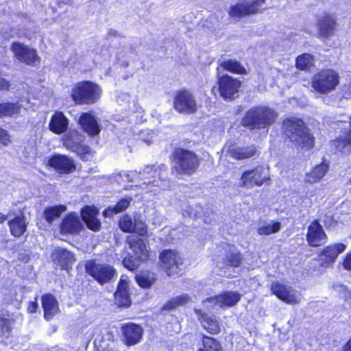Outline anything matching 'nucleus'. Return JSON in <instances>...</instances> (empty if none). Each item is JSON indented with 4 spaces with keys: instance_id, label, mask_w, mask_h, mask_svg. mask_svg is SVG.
<instances>
[{
    "instance_id": "obj_2",
    "label": "nucleus",
    "mask_w": 351,
    "mask_h": 351,
    "mask_svg": "<svg viewBox=\"0 0 351 351\" xmlns=\"http://www.w3.org/2000/svg\"><path fill=\"white\" fill-rule=\"evenodd\" d=\"M277 114L271 108L258 106L250 109L241 121V124L250 130L261 129L273 124Z\"/></svg>"
},
{
    "instance_id": "obj_30",
    "label": "nucleus",
    "mask_w": 351,
    "mask_h": 351,
    "mask_svg": "<svg viewBox=\"0 0 351 351\" xmlns=\"http://www.w3.org/2000/svg\"><path fill=\"white\" fill-rule=\"evenodd\" d=\"M84 140V135L76 130H70L62 137L64 146L69 150L75 149Z\"/></svg>"
},
{
    "instance_id": "obj_42",
    "label": "nucleus",
    "mask_w": 351,
    "mask_h": 351,
    "mask_svg": "<svg viewBox=\"0 0 351 351\" xmlns=\"http://www.w3.org/2000/svg\"><path fill=\"white\" fill-rule=\"evenodd\" d=\"M20 112V106L14 103L0 104V117H13Z\"/></svg>"
},
{
    "instance_id": "obj_46",
    "label": "nucleus",
    "mask_w": 351,
    "mask_h": 351,
    "mask_svg": "<svg viewBox=\"0 0 351 351\" xmlns=\"http://www.w3.org/2000/svg\"><path fill=\"white\" fill-rule=\"evenodd\" d=\"M145 260H140L136 256H129L125 257L123 261V264L125 267L128 268L130 271H134L138 268L141 261Z\"/></svg>"
},
{
    "instance_id": "obj_57",
    "label": "nucleus",
    "mask_w": 351,
    "mask_h": 351,
    "mask_svg": "<svg viewBox=\"0 0 351 351\" xmlns=\"http://www.w3.org/2000/svg\"><path fill=\"white\" fill-rule=\"evenodd\" d=\"M201 216V213L198 210H195L194 213V217H199Z\"/></svg>"
},
{
    "instance_id": "obj_19",
    "label": "nucleus",
    "mask_w": 351,
    "mask_h": 351,
    "mask_svg": "<svg viewBox=\"0 0 351 351\" xmlns=\"http://www.w3.org/2000/svg\"><path fill=\"white\" fill-rule=\"evenodd\" d=\"M195 313L202 327L208 332L213 335L220 332V326L216 316L210 315L204 313L202 310L197 308L195 309Z\"/></svg>"
},
{
    "instance_id": "obj_13",
    "label": "nucleus",
    "mask_w": 351,
    "mask_h": 351,
    "mask_svg": "<svg viewBox=\"0 0 351 351\" xmlns=\"http://www.w3.org/2000/svg\"><path fill=\"white\" fill-rule=\"evenodd\" d=\"M241 299V295L236 291H225L223 293L206 299L203 303L207 307L218 305L221 308L234 306Z\"/></svg>"
},
{
    "instance_id": "obj_6",
    "label": "nucleus",
    "mask_w": 351,
    "mask_h": 351,
    "mask_svg": "<svg viewBox=\"0 0 351 351\" xmlns=\"http://www.w3.org/2000/svg\"><path fill=\"white\" fill-rule=\"evenodd\" d=\"M339 82L337 73L332 69L322 70L316 73L312 80V87L320 93H328L335 88Z\"/></svg>"
},
{
    "instance_id": "obj_17",
    "label": "nucleus",
    "mask_w": 351,
    "mask_h": 351,
    "mask_svg": "<svg viewBox=\"0 0 351 351\" xmlns=\"http://www.w3.org/2000/svg\"><path fill=\"white\" fill-rule=\"evenodd\" d=\"M346 248V245L342 243H337L326 247L319 254L320 261L322 262L321 265L326 267L330 266Z\"/></svg>"
},
{
    "instance_id": "obj_31",
    "label": "nucleus",
    "mask_w": 351,
    "mask_h": 351,
    "mask_svg": "<svg viewBox=\"0 0 351 351\" xmlns=\"http://www.w3.org/2000/svg\"><path fill=\"white\" fill-rule=\"evenodd\" d=\"M27 221L24 215L16 217L12 220L9 221L8 225L12 235L15 237H19L27 230Z\"/></svg>"
},
{
    "instance_id": "obj_58",
    "label": "nucleus",
    "mask_w": 351,
    "mask_h": 351,
    "mask_svg": "<svg viewBox=\"0 0 351 351\" xmlns=\"http://www.w3.org/2000/svg\"><path fill=\"white\" fill-rule=\"evenodd\" d=\"M348 119H349L350 127L351 128V117H348Z\"/></svg>"
},
{
    "instance_id": "obj_3",
    "label": "nucleus",
    "mask_w": 351,
    "mask_h": 351,
    "mask_svg": "<svg viewBox=\"0 0 351 351\" xmlns=\"http://www.w3.org/2000/svg\"><path fill=\"white\" fill-rule=\"evenodd\" d=\"M174 166L172 172L177 175H191L199 167V158L192 151L178 148L173 153Z\"/></svg>"
},
{
    "instance_id": "obj_29",
    "label": "nucleus",
    "mask_w": 351,
    "mask_h": 351,
    "mask_svg": "<svg viewBox=\"0 0 351 351\" xmlns=\"http://www.w3.org/2000/svg\"><path fill=\"white\" fill-rule=\"evenodd\" d=\"M69 120L62 112H56L51 118L49 129L53 133L60 134L68 128Z\"/></svg>"
},
{
    "instance_id": "obj_60",
    "label": "nucleus",
    "mask_w": 351,
    "mask_h": 351,
    "mask_svg": "<svg viewBox=\"0 0 351 351\" xmlns=\"http://www.w3.org/2000/svg\"><path fill=\"white\" fill-rule=\"evenodd\" d=\"M162 168H165L166 169V167L165 165H162L160 169H162Z\"/></svg>"
},
{
    "instance_id": "obj_16",
    "label": "nucleus",
    "mask_w": 351,
    "mask_h": 351,
    "mask_svg": "<svg viewBox=\"0 0 351 351\" xmlns=\"http://www.w3.org/2000/svg\"><path fill=\"white\" fill-rule=\"evenodd\" d=\"M306 241L309 245L318 247L327 241V235L317 220H313L308 228Z\"/></svg>"
},
{
    "instance_id": "obj_47",
    "label": "nucleus",
    "mask_w": 351,
    "mask_h": 351,
    "mask_svg": "<svg viewBox=\"0 0 351 351\" xmlns=\"http://www.w3.org/2000/svg\"><path fill=\"white\" fill-rule=\"evenodd\" d=\"M10 332V321L0 316V337H8Z\"/></svg>"
},
{
    "instance_id": "obj_36",
    "label": "nucleus",
    "mask_w": 351,
    "mask_h": 351,
    "mask_svg": "<svg viewBox=\"0 0 351 351\" xmlns=\"http://www.w3.org/2000/svg\"><path fill=\"white\" fill-rule=\"evenodd\" d=\"M221 69L239 74L245 73V69L238 62L232 60L223 61L219 64V66L217 69L218 75H219Z\"/></svg>"
},
{
    "instance_id": "obj_38",
    "label": "nucleus",
    "mask_w": 351,
    "mask_h": 351,
    "mask_svg": "<svg viewBox=\"0 0 351 351\" xmlns=\"http://www.w3.org/2000/svg\"><path fill=\"white\" fill-rule=\"evenodd\" d=\"M337 149L344 154L351 153V128L348 132H344L343 136L336 141Z\"/></svg>"
},
{
    "instance_id": "obj_33",
    "label": "nucleus",
    "mask_w": 351,
    "mask_h": 351,
    "mask_svg": "<svg viewBox=\"0 0 351 351\" xmlns=\"http://www.w3.org/2000/svg\"><path fill=\"white\" fill-rule=\"evenodd\" d=\"M320 33L324 36L332 35L336 25L335 20L329 14H325L318 21Z\"/></svg>"
},
{
    "instance_id": "obj_20",
    "label": "nucleus",
    "mask_w": 351,
    "mask_h": 351,
    "mask_svg": "<svg viewBox=\"0 0 351 351\" xmlns=\"http://www.w3.org/2000/svg\"><path fill=\"white\" fill-rule=\"evenodd\" d=\"M53 263L62 269H68L75 261L74 255L63 248H56L51 254Z\"/></svg>"
},
{
    "instance_id": "obj_1",
    "label": "nucleus",
    "mask_w": 351,
    "mask_h": 351,
    "mask_svg": "<svg viewBox=\"0 0 351 351\" xmlns=\"http://www.w3.org/2000/svg\"><path fill=\"white\" fill-rule=\"evenodd\" d=\"M283 129L286 136L296 145L306 149L313 145L314 139L301 119H286L283 121Z\"/></svg>"
},
{
    "instance_id": "obj_5",
    "label": "nucleus",
    "mask_w": 351,
    "mask_h": 351,
    "mask_svg": "<svg viewBox=\"0 0 351 351\" xmlns=\"http://www.w3.org/2000/svg\"><path fill=\"white\" fill-rule=\"evenodd\" d=\"M101 93V89L97 84L84 81L73 88L71 97L76 104H92L99 99Z\"/></svg>"
},
{
    "instance_id": "obj_51",
    "label": "nucleus",
    "mask_w": 351,
    "mask_h": 351,
    "mask_svg": "<svg viewBox=\"0 0 351 351\" xmlns=\"http://www.w3.org/2000/svg\"><path fill=\"white\" fill-rule=\"evenodd\" d=\"M38 308V304L36 302H31L29 304L27 311L30 313H34L36 311Z\"/></svg>"
},
{
    "instance_id": "obj_10",
    "label": "nucleus",
    "mask_w": 351,
    "mask_h": 351,
    "mask_svg": "<svg viewBox=\"0 0 351 351\" xmlns=\"http://www.w3.org/2000/svg\"><path fill=\"white\" fill-rule=\"evenodd\" d=\"M162 268L168 276L178 274L183 264V258L176 250H165L160 255Z\"/></svg>"
},
{
    "instance_id": "obj_59",
    "label": "nucleus",
    "mask_w": 351,
    "mask_h": 351,
    "mask_svg": "<svg viewBox=\"0 0 351 351\" xmlns=\"http://www.w3.org/2000/svg\"><path fill=\"white\" fill-rule=\"evenodd\" d=\"M114 33H116V31H113V34H114ZM110 34H112V30L110 32Z\"/></svg>"
},
{
    "instance_id": "obj_56",
    "label": "nucleus",
    "mask_w": 351,
    "mask_h": 351,
    "mask_svg": "<svg viewBox=\"0 0 351 351\" xmlns=\"http://www.w3.org/2000/svg\"><path fill=\"white\" fill-rule=\"evenodd\" d=\"M8 219V216L0 213V223H2Z\"/></svg>"
},
{
    "instance_id": "obj_21",
    "label": "nucleus",
    "mask_w": 351,
    "mask_h": 351,
    "mask_svg": "<svg viewBox=\"0 0 351 351\" xmlns=\"http://www.w3.org/2000/svg\"><path fill=\"white\" fill-rule=\"evenodd\" d=\"M82 223L77 213H71L66 216L60 225L62 234H75L80 232Z\"/></svg>"
},
{
    "instance_id": "obj_45",
    "label": "nucleus",
    "mask_w": 351,
    "mask_h": 351,
    "mask_svg": "<svg viewBox=\"0 0 351 351\" xmlns=\"http://www.w3.org/2000/svg\"><path fill=\"white\" fill-rule=\"evenodd\" d=\"M281 224L280 222H274L272 224H267L258 228V233L260 235H269L280 230Z\"/></svg>"
},
{
    "instance_id": "obj_61",
    "label": "nucleus",
    "mask_w": 351,
    "mask_h": 351,
    "mask_svg": "<svg viewBox=\"0 0 351 351\" xmlns=\"http://www.w3.org/2000/svg\"><path fill=\"white\" fill-rule=\"evenodd\" d=\"M215 90V88L214 87L213 89H212V92L214 93Z\"/></svg>"
},
{
    "instance_id": "obj_23",
    "label": "nucleus",
    "mask_w": 351,
    "mask_h": 351,
    "mask_svg": "<svg viewBox=\"0 0 351 351\" xmlns=\"http://www.w3.org/2000/svg\"><path fill=\"white\" fill-rule=\"evenodd\" d=\"M98 210L94 206H86L82 209L81 215L87 227L95 232L101 228V222L97 219Z\"/></svg>"
},
{
    "instance_id": "obj_54",
    "label": "nucleus",
    "mask_w": 351,
    "mask_h": 351,
    "mask_svg": "<svg viewBox=\"0 0 351 351\" xmlns=\"http://www.w3.org/2000/svg\"><path fill=\"white\" fill-rule=\"evenodd\" d=\"M162 180H154L153 181H151V180H149L147 182H145L144 184H149V185H151L152 184L153 186H159V187H162Z\"/></svg>"
},
{
    "instance_id": "obj_50",
    "label": "nucleus",
    "mask_w": 351,
    "mask_h": 351,
    "mask_svg": "<svg viewBox=\"0 0 351 351\" xmlns=\"http://www.w3.org/2000/svg\"><path fill=\"white\" fill-rule=\"evenodd\" d=\"M343 266L346 269L351 271V253H348L346 256Z\"/></svg>"
},
{
    "instance_id": "obj_39",
    "label": "nucleus",
    "mask_w": 351,
    "mask_h": 351,
    "mask_svg": "<svg viewBox=\"0 0 351 351\" xmlns=\"http://www.w3.org/2000/svg\"><path fill=\"white\" fill-rule=\"evenodd\" d=\"M191 298L186 293L174 297L168 301L163 306L162 310H173L178 306L184 305L191 302Z\"/></svg>"
},
{
    "instance_id": "obj_34",
    "label": "nucleus",
    "mask_w": 351,
    "mask_h": 351,
    "mask_svg": "<svg viewBox=\"0 0 351 351\" xmlns=\"http://www.w3.org/2000/svg\"><path fill=\"white\" fill-rule=\"evenodd\" d=\"M328 166L326 163L317 165L310 172L306 174L305 181L309 183L319 182L326 173Z\"/></svg>"
},
{
    "instance_id": "obj_22",
    "label": "nucleus",
    "mask_w": 351,
    "mask_h": 351,
    "mask_svg": "<svg viewBox=\"0 0 351 351\" xmlns=\"http://www.w3.org/2000/svg\"><path fill=\"white\" fill-rule=\"evenodd\" d=\"M122 332L125 343L128 346H132L140 341L143 330L141 326L131 323L123 326Z\"/></svg>"
},
{
    "instance_id": "obj_32",
    "label": "nucleus",
    "mask_w": 351,
    "mask_h": 351,
    "mask_svg": "<svg viewBox=\"0 0 351 351\" xmlns=\"http://www.w3.org/2000/svg\"><path fill=\"white\" fill-rule=\"evenodd\" d=\"M230 156L237 160L249 158L255 155L256 148L254 145L232 147L229 150Z\"/></svg>"
},
{
    "instance_id": "obj_62",
    "label": "nucleus",
    "mask_w": 351,
    "mask_h": 351,
    "mask_svg": "<svg viewBox=\"0 0 351 351\" xmlns=\"http://www.w3.org/2000/svg\"><path fill=\"white\" fill-rule=\"evenodd\" d=\"M197 209H199L200 207L199 206H196Z\"/></svg>"
},
{
    "instance_id": "obj_15",
    "label": "nucleus",
    "mask_w": 351,
    "mask_h": 351,
    "mask_svg": "<svg viewBox=\"0 0 351 351\" xmlns=\"http://www.w3.org/2000/svg\"><path fill=\"white\" fill-rule=\"evenodd\" d=\"M120 229L124 232H135L141 236L147 234V226L138 217L132 218L126 215L122 217L119 223Z\"/></svg>"
},
{
    "instance_id": "obj_18",
    "label": "nucleus",
    "mask_w": 351,
    "mask_h": 351,
    "mask_svg": "<svg viewBox=\"0 0 351 351\" xmlns=\"http://www.w3.org/2000/svg\"><path fill=\"white\" fill-rule=\"evenodd\" d=\"M129 278L126 275H122L119 280L117 290L114 293V300L119 306L128 307L131 304L129 295Z\"/></svg>"
},
{
    "instance_id": "obj_28",
    "label": "nucleus",
    "mask_w": 351,
    "mask_h": 351,
    "mask_svg": "<svg viewBox=\"0 0 351 351\" xmlns=\"http://www.w3.org/2000/svg\"><path fill=\"white\" fill-rule=\"evenodd\" d=\"M41 301L45 319H51L59 311L57 300L52 294L47 293L42 296Z\"/></svg>"
},
{
    "instance_id": "obj_25",
    "label": "nucleus",
    "mask_w": 351,
    "mask_h": 351,
    "mask_svg": "<svg viewBox=\"0 0 351 351\" xmlns=\"http://www.w3.org/2000/svg\"><path fill=\"white\" fill-rule=\"evenodd\" d=\"M79 123L83 130L89 136H93L97 135L100 132V128L97 120L90 113H82L79 119Z\"/></svg>"
},
{
    "instance_id": "obj_9",
    "label": "nucleus",
    "mask_w": 351,
    "mask_h": 351,
    "mask_svg": "<svg viewBox=\"0 0 351 351\" xmlns=\"http://www.w3.org/2000/svg\"><path fill=\"white\" fill-rule=\"evenodd\" d=\"M173 107L182 114H193L198 109L195 97L189 90H182L176 93L173 99Z\"/></svg>"
},
{
    "instance_id": "obj_40",
    "label": "nucleus",
    "mask_w": 351,
    "mask_h": 351,
    "mask_svg": "<svg viewBox=\"0 0 351 351\" xmlns=\"http://www.w3.org/2000/svg\"><path fill=\"white\" fill-rule=\"evenodd\" d=\"M242 261L241 254L234 249L230 248L226 254L224 264L227 266L237 267H239Z\"/></svg>"
},
{
    "instance_id": "obj_55",
    "label": "nucleus",
    "mask_w": 351,
    "mask_h": 351,
    "mask_svg": "<svg viewBox=\"0 0 351 351\" xmlns=\"http://www.w3.org/2000/svg\"><path fill=\"white\" fill-rule=\"evenodd\" d=\"M342 351H351V339L343 347Z\"/></svg>"
},
{
    "instance_id": "obj_35",
    "label": "nucleus",
    "mask_w": 351,
    "mask_h": 351,
    "mask_svg": "<svg viewBox=\"0 0 351 351\" xmlns=\"http://www.w3.org/2000/svg\"><path fill=\"white\" fill-rule=\"evenodd\" d=\"M132 198L127 197L120 199L114 206H109L104 211L105 217H112L114 214L123 212L130 204Z\"/></svg>"
},
{
    "instance_id": "obj_49",
    "label": "nucleus",
    "mask_w": 351,
    "mask_h": 351,
    "mask_svg": "<svg viewBox=\"0 0 351 351\" xmlns=\"http://www.w3.org/2000/svg\"><path fill=\"white\" fill-rule=\"evenodd\" d=\"M10 142L8 132L0 128V143L8 145Z\"/></svg>"
},
{
    "instance_id": "obj_8",
    "label": "nucleus",
    "mask_w": 351,
    "mask_h": 351,
    "mask_svg": "<svg viewBox=\"0 0 351 351\" xmlns=\"http://www.w3.org/2000/svg\"><path fill=\"white\" fill-rule=\"evenodd\" d=\"M268 170L263 167H257L255 169L245 170L239 179V186L247 189L254 186H261L269 180Z\"/></svg>"
},
{
    "instance_id": "obj_24",
    "label": "nucleus",
    "mask_w": 351,
    "mask_h": 351,
    "mask_svg": "<svg viewBox=\"0 0 351 351\" xmlns=\"http://www.w3.org/2000/svg\"><path fill=\"white\" fill-rule=\"evenodd\" d=\"M49 165L60 173H69L75 168L73 160L63 155L53 156L49 160Z\"/></svg>"
},
{
    "instance_id": "obj_7",
    "label": "nucleus",
    "mask_w": 351,
    "mask_h": 351,
    "mask_svg": "<svg viewBox=\"0 0 351 351\" xmlns=\"http://www.w3.org/2000/svg\"><path fill=\"white\" fill-rule=\"evenodd\" d=\"M265 0H239L230 7L228 14L231 18L239 19L258 13Z\"/></svg>"
},
{
    "instance_id": "obj_11",
    "label": "nucleus",
    "mask_w": 351,
    "mask_h": 351,
    "mask_svg": "<svg viewBox=\"0 0 351 351\" xmlns=\"http://www.w3.org/2000/svg\"><path fill=\"white\" fill-rule=\"evenodd\" d=\"M219 86L217 90L220 95L225 99H233L239 92L241 82L237 79L233 78L228 75L219 76L217 80Z\"/></svg>"
},
{
    "instance_id": "obj_48",
    "label": "nucleus",
    "mask_w": 351,
    "mask_h": 351,
    "mask_svg": "<svg viewBox=\"0 0 351 351\" xmlns=\"http://www.w3.org/2000/svg\"><path fill=\"white\" fill-rule=\"evenodd\" d=\"M71 151L76 152L82 158H84L86 157V154L89 153L90 148L88 146L84 145L83 143H80V145L76 146V147Z\"/></svg>"
},
{
    "instance_id": "obj_41",
    "label": "nucleus",
    "mask_w": 351,
    "mask_h": 351,
    "mask_svg": "<svg viewBox=\"0 0 351 351\" xmlns=\"http://www.w3.org/2000/svg\"><path fill=\"white\" fill-rule=\"evenodd\" d=\"M198 350L222 351V346L216 339L203 335L202 346Z\"/></svg>"
},
{
    "instance_id": "obj_53",
    "label": "nucleus",
    "mask_w": 351,
    "mask_h": 351,
    "mask_svg": "<svg viewBox=\"0 0 351 351\" xmlns=\"http://www.w3.org/2000/svg\"><path fill=\"white\" fill-rule=\"evenodd\" d=\"M9 87V82L3 78H0V90H8Z\"/></svg>"
},
{
    "instance_id": "obj_52",
    "label": "nucleus",
    "mask_w": 351,
    "mask_h": 351,
    "mask_svg": "<svg viewBox=\"0 0 351 351\" xmlns=\"http://www.w3.org/2000/svg\"><path fill=\"white\" fill-rule=\"evenodd\" d=\"M130 99H131V97L128 94L123 93L119 96L118 101L120 102L121 101H125V103L128 104L130 101Z\"/></svg>"
},
{
    "instance_id": "obj_37",
    "label": "nucleus",
    "mask_w": 351,
    "mask_h": 351,
    "mask_svg": "<svg viewBox=\"0 0 351 351\" xmlns=\"http://www.w3.org/2000/svg\"><path fill=\"white\" fill-rule=\"evenodd\" d=\"M66 210V206L64 205L49 206L44 211V217L48 223H51L54 219L59 218Z\"/></svg>"
},
{
    "instance_id": "obj_4",
    "label": "nucleus",
    "mask_w": 351,
    "mask_h": 351,
    "mask_svg": "<svg viewBox=\"0 0 351 351\" xmlns=\"http://www.w3.org/2000/svg\"><path fill=\"white\" fill-rule=\"evenodd\" d=\"M85 270L87 274L101 285L110 283L117 274L112 265L98 259L87 261L85 263Z\"/></svg>"
},
{
    "instance_id": "obj_43",
    "label": "nucleus",
    "mask_w": 351,
    "mask_h": 351,
    "mask_svg": "<svg viewBox=\"0 0 351 351\" xmlns=\"http://www.w3.org/2000/svg\"><path fill=\"white\" fill-rule=\"evenodd\" d=\"M138 285L142 288H149L154 282L156 278L153 274L142 272L136 276Z\"/></svg>"
},
{
    "instance_id": "obj_27",
    "label": "nucleus",
    "mask_w": 351,
    "mask_h": 351,
    "mask_svg": "<svg viewBox=\"0 0 351 351\" xmlns=\"http://www.w3.org/2000/svg\"><path fill=\"white\" fill-rule=\"evenodd\" d=\"M150 173H152V177L156 178V175L158 177L160 176L158 173L156 169H154V166H146L143 170L139 172L136 171H122L120 173V176L123 178V180H126L128 182H134L136 178H140L142 180L149 179Z\"/></svg>"
},
{
    "instance_id": "obj_26",
    "label": "nucleus",
    "mask_w": 351,
    "mask_h": 351,
    "mask_svg": "<svg viewBox=\"0 0 351 351\" xmlns=\"http://www.w3.org/2000/svg\"><path fill=\"white\" fill-rule=\"evenodd\" d=\"M127 243L130 248L134 252V256L140 260H146L148 256V251L143 239L131 235L127 237Z\"/></svg>"
},
{
    "instance_id": "obj_12",
    "label": "nucleus",
    "mask_w": 351,
    "mask_h": 351,
    "mask_svg": "<svg viewBox=\"0 0 351 351\" xmlns=\"http://www.w3.org/2000/svg\"><path fill=\"white\" fill-rule=\"evenodd\" d=\"M271 290L273 294L287 304H294L300 302V295L291 286L274 282L271 285Z\"/></svg>"
},
{
    "instance_id": "obj_14",
    "label": "nucleus",
    "mask_w": 351,
    "mask_h": 351,
    "mask_svg": "<svg viewBox=\"0 0 351 351\" xmlns=\"http://www.w3.org/2000/svg\"><path fill=\"white\" fill-rule=\"evenodd\" d=\"M11 50L17 60L28 65H34L40 59L35 49L19 43H14Z\"/></svg>"
},
{
    "instance_id": "obj_44",
    "label": "nucleus",
    "mask_w": 351,
    "mask_h": 351,
    "mask_svg": "<svg viewBox=\"0 0 351 351\" xmlns=\"http://www.w3.org/2000/svg\"><path fill=\"white\" fill-rule=\"evenodd\" d=\"M313 62V58L309 53H304L299 56L296 59L297 68L300 70H307L312 65Z\"/></svg>"
}]
</instances>
